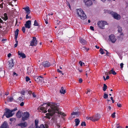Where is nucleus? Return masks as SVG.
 <instances>
[{
    "label": "nucleus",
    "mask_w": 128,
    "mask_h": 128,
    "mask_svg": "<svg viewBox=\"0 0 128 128\" xmlns=\"http://www.w3.org/2000/svg\"><path fill=\"white\" fill-rule=\"evenodd\" d=\"M45 21V23L46 24H48V20H45V19H44Z\"/></svg>",
    "instance_id": "nucleus-57"
},
{
    "label": "nucleus",
    "mask_w": 128,
    "mask_h": 128,
    "mask_svg": "<svg viewBox=\"0 0 128 128\" xmlns=\"http://www.w3.org/2000/svg\"><path fill=\"white\" fill-rule=\"evenodd\" d=\"M109 40L112 43H114L116 40V39L114 34H111L109 36Z\"/></svg>",
    "instance_id": "nucleus-9"
},
{
    "label": "nucleus",
    "mask_w": 128,
    "mask_h": 128,
    "mask_svg": "<svg viewBox=\"0 0 128 128\" xmlns=\"http://www.w3.org/2000/svg\"><path fill=\"white\" fill-rule=\"evenodd\" d=\"M40 128H45L43 124L40 125Z\"/></svg>",
    "instance_id": "nucleus-47"
},
{
    "label": "nucleus",
    "mask_w": 128,
    "mask_h": 128,
    "mask_svg": "<svg viewBox=\"0 0 128 128\" xmlns=\"http://www.w3.org/2000/svg\"><path fill=\"white\" fill-rule=\"evenodd\" d=\"M18 55L20 56L19 58L21 57L22 58H24L26 57V55L24 54L19 51H18Z\"/></svg>",
    "instance_id": "nucleus-16"
},
{
    "label": "nucleus",
    "mask_w": 128,
    "mask_h": 128,
    "mask_svg": "<svg viewBox=\"0 0 128 128\" xmlns=\"http://www.w3.org/2000/svg\"><path fill=\"white\" fill-rule=\"evenodd\" d=\"M42 64L45 67H48L50 66V64L47 61L43 62Z\"/></svg>",
    "instance_id": "nucleus-18"
},
{
    "label": "nucleus",
    "mask_w": 128,
    "mask_h": 128,
    "mask_svg": "<svg viewBox=\"0 0 128 128\" xmlns=\"http://www.w3.org/2000/svg\"><path fill=\"white\" fill-rule=\"evenodd\" d=\"M48 105L50 106L52 109V110L50 109L48 110V112L49 113H47L46 114L47 118L49 119L50 118V116H53L55 113H57L64 116H66V114L64 113L60 112L57 106L56 105L55 103L48 104Z\"/></svg>",
    "instance_id": "nucleus-1"
},
{
    "label": "nucleus",
    "mask_w": 128,
    "mask_h": 128,
    "mask_svg": "<svg viewBox=\"0 0 128 128\" xmlns=\"http://www.w3.org/2000/svg\"><path fill=\"white\" fill-rule=\"evenodd\" d=\"M14 114V113L12 112V111L11 110H10L8 109H6V112L5 114L6 118H10Z\"/></svg>",
    "instance_id": "nucleus-6"
},
{
    "label": "nucleus",
    "mask_w": 128,
    "mask_h": 128,
    "mask_svg": "<svg viewBox=\"0 0 128 128\" xmlns=\"http://www.w3.org/2000/svg\"><path fill=\"white\" fill-rule=\"evenodd\" d=\"M22 31L24 33L26 31V29L25 27L24 26H23V27H22Z\"/></svg>",
    "instance_id": "nucleus-40"
},
{
    "label": "nucleus",
    "mask_w": 128,
    "mask_h": 128,
    "mask_svg": "<svg viewBox=\"0 0 128 128\" xmlns=\"http://www.w3.org/2000/svg\"><path fill=\"white\" fill-rule=\"evenodd\" d=\"M76 12L77 14L81 19L84 20L86 18V15L82 9H77Z\"/></svg>",
    "instance_id": "nucleus-2"
},
{
    "label": "nucleus",
    "mask_w": 128,
    "mask_h": 128,
    "mask_svg": "<svg viewBox=\"0 0 128 128\" xmlns=\"http://www.w3.org/2000/svg\"><path fill=\"white\" fill-rule=\"evenodd\" d=\"M81 126H86V124L85 122H82L81 124Z\"/></svg>",
    "instance_id": "nucleus-39"
},
{
    "label": "nucleus",
    "mask_w": 128,
    "mask_h": 128,
    "mask_svg": "<svg viewBox=\"0 0 128 128\" xmlns=\"http://www.w3.org/2000/svg\"><path fill=\"white\" fill-rule=\"evenodd\" d=\"M60 92L61 94H64L66 92V90L64 89L63 87H62L60 90Z\"/></svg>",
    "instance_id": "nucleus-25"
},
{
    "label": "nucleus",
    "mask_w": 128,
    "mask_h": 128,
    "mask_svg": "<svg viewBox=\"0 0 128 128\" xmlns=\"http://www.w3.org/2000/svg\"><path fill=\"white\" fill-rule=\"evenodd\" d=\"M52 103H48L47 104H43L42 106H41L40 107V109L42 110H43L42 112L44 113H45L47 112V111L46 110H44L45 109L47 110V106H50V108L48 109V110L50 109L51 110H52V109L51 108V106H48V104H52Z\"/></svg>",
    "instance_id": "nucleus-5"
},
{
    "label": "nucleus",
    "mask_w": 128,
    "mask_h": 128,
    "mask_svg": "<svg viewBox=\"0 0 128 128\" xmlns=\"http://www.w3.org/2000/svg\"><path fill=\"white\" fill-rule=\"evenodd\" d=\"M57 71L58 72L61 73V74H62V75H64V74L62 72V71H61L60 70H59V69H57Z\"/></svg>",
    "instance_id": "nucleus-43"
},
{
    "label": "nucleus",
    "mask_w": 128,
    "mask_h": 128,
    "mask_svg": "<svg viewBox=\"0 0 128 128\" xmlns=\"http://www.w3.org/2000/svg\"><path fill=\"white\" fill-rule=\"evenodd\" d=\"M30 80V78L26 76V82H28Z\"/></svg>",
    "instance_id": "nucleus-45"
},
{
    "label": "nucleus",
    "mask_w": 128,
    "mask_h": 128,
    "mask_svg": "<svg viewBox=\"0 0 128 128\" xmlns=\"http://www.w3.org/2000/svg\"><path fill=\"white\" fill-rule=\"evenodd\" d=\"M12 54L10 53H9L8 54V58H10Z\"/></svg>",
    "instance_id": "nucleus-54"
},
{
    "label": "nucleus",
    "mask_w": 128,
    "mask_h": 128,
    "mask_svg": "<svg viewBox=\"0 0 128 128\" xmlns=\"http://www.w3.org/2000/svg\"><path fill=\"white\" fill-rule=\"evenodd\" d=\"M109 73L110 74H112L114 75H116V73L115 72V71H114L112 69L109 71Z\"/></svg>",
    "instance_id": "nucleus-27"
},
{
    "label": "nucleus",
    "mask_w": 128,
    "mask_h": 128,
    "mask_svg": "<svg viewBox=\"0 0 128 128\" xmlns=\"http://www.w3.org/2000/svg\"><path fill=\"white\" fill-rule=\"evenodd\" d=\"M13 75L14 76H17V74L15 72H13Z\"/></svg>",
    "instance_id": "nucleus-49"
},
{
    "label": "nucleus",
    "mask_w": 128,
    "mask_h": 128,
    "mask_svg": "<svg viewBox=\"0 0 128 128\" xmlns=\"http://www.w3.org/2000/svg\"><path fill=\"white\" fill-rule=\"evenodd\" d=\"M30 114L28 112H24L22 116V120L24 121L27 120L29 117Z\"/></svg>",
    "instance_id": "nucleus-8"
},
{
    "label": "nucleus",
    "mask_w": 128,
    "mask_h": 128,
    "mask_svg": "<svg viewBox=\"0 0 128 128\" xmlns=\"http://www.w3.org/2000/svg\"><path fill=\"white\" fill-rule=\"evenodd\" d=\"M16 116L18 118H20L21 117V114L20 111H18L17 112L16 114Z\"/></svg>",
    "instance_id": "nucleus-29"
},
{
    "label": "nucleus",
    "mask_w": 128,
    "mask_h": 128,
    "mask_svg": "<svg viewBox=\"0 0 128 128\" xmlns=\"http://www.w3.org/2000/svg\"><path fill=\"white\" fill-rule=\"evenodd\" d=\"M123 65H124V64L122 63H121V64H120V66L121 68H123Z\"/></svg>",
    "instance_id": "nucleus-50"
},
{
    "label": "nucleus",
    "mask_w": 128,
    "mask_h": 128,
    "mask_svg": "<svg viewBox=\"0 0 128 128\" xmlns=\"http://www.w3.org/2000/svg\"><path fill=\"white\" fill-rule=\"evenodd\" d=\"M71 115L73 118L75 117V116L77 117L79 115L78 112H73L71 113Z\"/></svg>",
    "instance_id": "nucleus-20"
},
{
    "label": "nucleus",
    "mask_w": 128,
    "mask_h": 128,
    "mask_svg": "<svg viewBox=\"0 0 128 128\" xmlns=\"http://www.w3.org/2000/svg\"><path fill=\"white\" fill-rule=\"evenodd\" d=\"M109 78H110V77H109V76H107L106 77V80H108V79H109Z\"/></svg>",
    "instance_id": "nucleus-64"
},
{
    "label": "nucleus",
    "mask_w": 128,
    "mask_h": 128,
    "mask_svg": "<svg viewBox=\"0 0 128 128\" xmlns=\"http://www.w3.org/2000/svg\"><path fill=\"white\" fill-rule=\"evenodd\" d=\"M79 81L80 83H81L82 82V78H80Z\"/></svg>",
    "instance_id": "nucleus-59"
},
{
    "label": "nucleus",
    "mask_w": 128,
    "mask_h": 128,
    "mask_svg": "<svg viewBox=\"0 0 128 128\" xmlns=\"http://www.w3.org/2000/svg\"><path fill=\"white\" fill-rule=\"evenodd\" d=\"M31 24V21L28 20L26 22V24H24V26L26 28H30V27Z\"/></svg>",
    "instance_id": "nucleus-14"
},
{
    "label": "nucleus",
    "mask_w": 128,
    "mask_h": 128,
    "mask_svg": "<svg viewBox=\"0 0 128 128\" xmlns=\"http://www.w3.org/2000/svg\"><path fill=\"white\" fill-rule=\"evenodd\" d=\"M98 26L100 28L104 29L105 25L108 24L107 22L105 21H99L97 23Z\"/></svg>",
    "instance_id": "nucleus-4"
},
{
    "label": "nucleus",
    "mask_w": 128,
    "mask_h": 128,
    "mask_svg": "<svg viewBox=\"0 0 128 128\" xmlns=\"http://www.w3.org/2000/svg\"><path fill=\"white\" fill-rule=\"evenodd\" d=\"M45 126L46 128H48V125L47 124H45Z\"/></svg>",
    "instance_id": "nucleus-63"
},
{
    "label": "nucleus",
    "mask_w": 128,
    "mask_h": 128,
    "mask_svg": "<svg viewBox=\"0 0 128 128\" xmlns=\"http://www.w3.org/2000/svg\"><path fill=\"white\" fill-rule=\"evenodd\" d=\"M111 109V107L110 106H108V110H110Z\"/></svg>",
    "instance_id": "nucleus-61"
},
{
    "label": "nucleus",
    "mask_w": 128,
    "mask_h": 128,
    "mask_svg": "<svg viewBox=\"0 0 128 128\" xmlns=\"http://www.w3.org/2000/svg\"><path fill=\"white\" fill-rule=\"evenodd\" d=\"M38 25V24L37 22V21L36 20H35L34 22V25L35 26H37Z\"/></svg>",
    "instance_id": "nucleus-37"
},
{
    "label": "nucleus",
    "mask_w": 128,
    "mask_h": 128,
    "mask_svg": "<svg viewBox=\"0 0 128 128\" xmlns=\"http://www.w3.org/2000/svg\"><path fill=\"white\" fill-rule=\"evenodd\" d=\"M107 86L105 84H104V86L102 87V89L103 91H105L107 89Z\"/></svg>",
    "instance_id": "nucleus-28"
},
{
    "label": "nucleus",
    "mask_w": 128,
    "mask_h": 128,
    "mask_svg": "<svg viewBox=\"0 0 128 128\" xmlns=\"http://www.w3.org/2000/svg\"><path fill=\"white\" fill-rule=\"evenodd\" d=\"M17 110V108H14V109L13 110H11V111H12V112H13L14 111H15L16 110Z\"/></svg>",
    "instance_id": "nucleus-51"
},
{
    "label": "nucleus",
    "mask_w": 128,
    "mask_h": 128,
    "mask_svg": "<svg viewBox=\"0 0 128 128\" xmlns=\"http://www.w3.org/2000/svg\"><path fill=\"white\" fill-rule=\"evenodd\" d=\"M0 128H9V127L7 122H4Z\"/></svg>",
    "instance_id": "nucleus-19"
},
{
    "label": "nucleus",
    "mask_w": 128,
    "mask_h": 128,
    "mask_svg": "<svg viewBox=\"0 0 128 128\" xmlns=\"http://www.w3.org/2000/svg\"><path fill=\"white\" fill-rule=\"evenodd\" d=\"M101 118L100 115L97 114L92 116V121L93 122H96L98 121Z\"/></svg>",
    "instance_id": "nucleus-7"
},
{
    "label": "nucleus",
    "mask_w": 128,
    "mask_h": 128,
    "mask_svg": "<svg viewBox=\"0 0 128 128\" xmlns=\"http://www.w3.org/2000/svg\"><path fill=\"white\" fill-rule=\"evenodd\" d=\"M74 121L75 122L76 126H78L80 122L79 119L76 118L75 120Z\"/></svg>",
    "instance_id": "nucleus-26"
},
{
    "label": "nucleus",
    "mask_w": 128,
    "mask_h": 128,
    "mask_svg": "<svg viewBox=\"0 0 128 128\" xmlns=\"http://www.w3.org/2000/svg\"><path fill=\"white\" fill-rule=\"evenodd\" d=\"M104 12L105 13H108L111 14L114 18L117 20H119L121 18V16L120 15L117 13L114 12L112 11L108 10H104Z\"/></svg>",
    "instance_id": "nucleus-3"
},
{
    "label": "nucleus",
    "mask_w": 128,
    "mask_h": 128,
    "mask_svg": "<svg viewBox=\"0 0 128 128\" xmlns=\"http://www.w3.org/2000/svg\"><path fill=\"white\" fill-rule=\"evenodd\" d=\"M33 70L32 68H28L27 73L28 74L31 75L33 72Z\"/></svg>",
    "instance_id": "nucleus-15"
},
{
    "label": "nucleus",
    "mask_w": 128,
    "mask_h": 128,
    "mask_svg": "<svg viewBox=\"0 0 128 128\" xmlns=\"http://www.w3.org/2000/svg\"><path fill=\"white\" fill-rule=\"evenodd\" d=\"M28 93L30 95H31V94H32L33 93L32 92L30 91H30H29L28 92Z\"/></svg>",
    "instance_id": "nucleus-46"
},
{
    "label": "nucleus",
    "mask_w": 128,
    "mask_h": 128,
    "mask_svg": "<svg viewBox=\"0 0 128 128\" xmlns=\"http://www.w3.org/2000/svg\"><path fill=\"white\" fill-rule=\"evenodd\" d=\"M117 28H118V32L120 33L121 32L122 30V28L120 26H118Z\"/></svg>",
    "instance_id": "nucleus-30"
},
{
    "label": "nucleus",
    "mask_w": 128,
    "mask_h": 128,
    "mask_svg": "<svg viewBox=\"0 0 128 128\" xmlns=\"http://www.w3.org/2000/svg\"><path fill=\"white\" fill-rule=\"evenodd\" d=\"M18 125L19 126H20L21 128H23L27 126V123L26 122H25L24 123L19 124Z\"/></svg>",
    "instance_id": "nucleus-17"
},
{
    "label": "nucleus",
    "mask_w": 128,
    "mask_h": 128,
    "mask_svg": "<svg viewBox=\"0 0 128 128\" xmlns=\"http://www.w3.org/2000/svg\"><path fill=\"white\" fill-rule=\"evenodd\" d=\"M117 125V124H116V126H117V128H122L121 126H118V124L117 125V126H116Z\"/></svg>",
    "instance_id": "nucleus-62"
},
{
    "label": "nucleus",
    "mask_w": 128,
    "mask_h": 128,
    "mask_svg": "<svg viewBox=\"0 0 128 128\" xmlns=\"http://www.w3.org/2000/svg\"><path fill=\"white\" fill-rule=\"evenodd\" d=\"M79 64H80L81 66H82V65H84V66L85 65L84 63L81 61H80L79 62Z\"/></svg>",
    "instance_id": "nucleus-35"
},
{
    "label": "nucleus",
    "mask_w": 128,
    "mask_h": 128,
    "mask_svg": "<svg viewBox=\"0 0 128 128\" xmlns=\"http://www.w3.org/2000/svg\"><path fill=\"white\" fill-rule=\"evenodd\" d=\"M80 42L83 44H86V42L84 39L81 38L80 39Z\"/></svg>",
    "instance_id": "nucleus-22"
},
{
    "label": "nucleus",
    "mask_w": 128,
    "mask_h": 128,
    "mask_svg": "<svg viewBox=\"0 0 128 128\" xmlns=\"http://www.w3.org/2000/svg\"><path fill=\"white\" fill-rule=\"evenodd\" d=\"M2 18L5 21H6L8 19V17L6 14L5 13L4 14V16L2 17Z\"/></svg>",
    "instance_id": "nucleus-21"
},
{
    "label": "nucleus",
    "mask_w": 128,
    "mask_h": 128,
    "mask_svg": "<svg viewBox=\"0 0 128 128\" xmlns=\"http://www.w3.org/2000/svg\"><path fill=\"white\" fill-rule=\"evenodd\" d=\"M16 41V43L15 44L14 46L15 48L18 45V41L17 40H15Z\"/></svg>",
    "instance_id": "nucleus-36"
},
{
    "label": "nucleus",
    "mask_w": 128,
    "mask_h": 128,
    "mask_svg": "<svg viewBox=\"0 0 128 128\" xmlns=\"http://www.w3.org/2000/svg\"><path fill=\"white\" fill-rule=\"evenodd\" d=\"M0 7L1 8H2L3 7V4L2 3V4H0Z\"/></svg>",
    "instance_id": "nucleus-60"
},
{
    "label": "nucleus",
    "mask_w": 128,
    "mask_h": 128,
    "mask_svg": "<svg viewBox=\"0 0 128 128\" xmlns=\"http://www.w3.org/2000/svg\"><path fill=\"white\" fill-rule=\"evenodd\" d=\"M23 9L25 10L26 13L27 14H29L30 13V10H29V8L28 7L24 8Z\"/></svg>",
    "instance_id": "nucleus-23"
},
{
    "label": "nucleus",
    "mask_w": 128,
    "mask_h": 128,
    "mask_svg": "<svg viewBox=\"0 0 128 128\" xmlns=\"http://www.w3.org/2000/svg\"><path fill=\"white\" fill-rule=\"evenodd\" d=\"M90 28L91 30H94V27L93 26H91L90 27Z\"/></svg>",
    "instance_id": "nucleus-58"
},
{
    "label": "nucleus",
    "mask_w": 128,
    "mask_h": 128,
    "mask_svg": "<svg viewBox=\"0 0 128 128\" xmlns=\"http://www.w3.org/2000/svg\"><path fill=\"white\" fill-rule=\"evenodd\" d=\"M36 82H41L43 80V78L41 76H36L34 78Z\"/></svg>",
    "instance_id": "nucleus-11"
},
{
    "label": "nucleus",
    "mask_w": 128,
    "mask_h": 128,
    "mask_svg": "<svg viewBox=\"0 0 128 128\" xmlns=\"http://www.w3.org/2000/svg\"><path fill=\"white\" fill-rule=\"evenodd\" d=\"M28 14H27L26 15V19H28V18H31L30 17V16H28Z\"/></svg>",
    "instance_id": "nucleus-42"
},
{
    "label": "nucleus",
    "mask_w": 128,
    "mask_h": 128,
    "mask_svg": "<svg viewBox=\"0 0 128 128\" xmlns=\"http://www.w3.org/2000/svg\"><path fill=\"white\" fill-rule=\"evenodd\" d=\"M100 53L102 54H105V53L104 51V50L101 48H100Z\"/></svg>",
    "instance_id": "nucleus-33"
},
{
    "label": "nucleus",
    "mask_w": 128,
    "mask_h": 128,
    "mask_svg": "<svg viewBox=\"0 0 128 128\" xmlns=\"http://www.w3.org/2000/svg\"><path fill=\"white\" fill-rule=\"evenodd\" d=\"M32 94V96L34 97V98H35L36 97V95L34 94V92Z\"/></svg>",
    "instance_id": "nucleus-55"
},
{
    "label": "nucleus",
    "mask_w": 128,
    "mask_h": 128,
    "mask_svg": "<svg viewBox=\"0 0 128 128\" xmlns=\"http://www.w3.org/2000/svg\"><path fill=\"white\" fill-rule=\"evenodd\" d=\"M9 64H8V68L9 69H11L14 66V64L13 63V60L11 59V60L9 61Z\"/></svg>",
    "instance_id": "nucleus-13"
},
{
    "label": "nucleus",
    "mask_w": 128,
    "mask_h": 128,
    "mask_svg": "<svg viewBox=\"0 0 128 128\" xmlns=\"http://www.w3.org/2000/svg\"><path fill=\"white\" fill-rule=\"evenodd\" d=\"M86 119H87V120H92V116L90 117H89L88 116V117H86Z\"/></svg>",
    "instance_id": "nucleus-44"
},
{
    "label": "nucleus",
    "mask_w": 128,
    "mask_h": 128,
    "mask_svg": "<svg viewBox=\"0 0 128 128\" xmlns=\"http://www.w3.org/2000/svg\"><path fill=\"white\" fill-rule=\"evenodd\" d=\"M106 52V54L107 56L109 55V53L106 50H104Z\"/></svg>",
    "instance_id": "nucleus-52"
},
{
    "label": "nucleus",
    "mask_w": 128,
    "mask_h": 128,
    "mask_svg": "<svg viewBox=\"0 0 128 128\" xmlns=\"http://www.w3.org/2000/svg\"><path fill=\"white\" fill-rule=\"evenodd\" d=\"M116 114V113L114 112L113 113V114H112V115H111V116H112L113 118H114L115 117V114Z\"/></svg>",
    "instance_id": "nucleus-41"
},
{
    "label": "nucleus",
    "mask_w": 128,
    "mask_h": 128,
    "mask_svg": "<svg viewBox=\"0 0 128 128\" xmlns=\"http://www.w3.org/2000/svg\"><path fill=\"white\" fill-rule=\"evenodd\" d=\"M38 120H35V126H36V125H37L38 124Z\"/></svg>",
    "instance_id": "nucleus-38"
},
{
    "label": "nucleus",
    "mask_w": 128,
    "mask_h": 128,
    "mask_svg": "<svg viewBox=\"0 0 128 128\" xmlns=\"http://www.w3.org/2000/svg\"><path fill=\"white\" fill-rule=\"evenodd\" d=\"M108 96L107 94H106V93H104V95L103 96V97L104 98L106 99L108 97Z\"/></svg>",
    "instance_id": "nucleus-34"
},
{
    "label": "nucleus",
    "mask_w": 128,
    "mask_h": 128,
    "mask_svg": "<svg viewBox=\"0 0 128 128\" xmlns=\"http://www.w3.org/2000/svg\"><path fill=\"white\" fill-rule=\"evenodd\" d=\"M33 39L31 42L30 45L32 46H36L37 43V42L36 38L33 37Z\"/></svg>",
    "instance_id": "nucleus-10"
},
{
    "label": "nucleus",
    "mask_w": 128,
    "mask_h": 128,
    "mask_svg": "<svg viewBox=\"0 0 128 128\" xmlns=\"http://www.w3.org/2000/svg\"><path fill=\"white\" fill-rule=\"evenodd\" d=\"M84 2L85 5L88 6H90L92 4L91 0H84Z\"/></svg>",
    "instance_id": "nucleus-12"
},
{
    "label": "nucleus",
    "mask_w": 128,
    "mask_h": 128,
    "mask_svg": "<svg viewBox=\"0 0 128 128\" xmlns=\"http://www.w3.org/2000/svg\"><path fill=\"white\" fill-rule=\"evenodd\" d=\"M13 100V98L12 97H10L8 99V101L10 102H12V101Z\"/></svg>",
    "instance_id": "nucleus-32"
},
{
    "label": "nucleus",
    "mask_w": 128,
    "mask_h": 128,
    "mask_svg": "<svg viewBox=\"0 0 128 128\" xmlns=\"http://www.w3.org/2000/svg\"><path fill=\"white\" fill-rule=\"evenodd\" d=\"M36 128H40V125L39 126L38 125H36L35 126Z\"/></svg>",
    "instance_id": "nucleus-56"
},
{
    "label": "nucleus",
    "mask_w": 128,
    "mask_h": 128,
    "mask_svg": "<svg viewBox=\"0 0 128 128\" xmlns=\"http://www.w3.org/2000/svg\"><path fill=\"white\" fill-rule=\"evenodd\" d=\"M91 90L90 89H88L86 94L88 96H90L91 94Z\"/></svg>",
    "instance_id": "nucleus-31"
},
{
    "label": "nucleus",
    "mask_w": 128,
    "mask_h": 128,
    "mask_svg": "<svg viewBox=\"0 0 128 128\" xmlns=\"http://www.w3.org/2000/svg\"><path fill=\"white\" fill-rule=\"evenodd\" d=\"M117 106L119 107H120L121 106V105L120 104L118 103H117Z\"/></svg>",
    "instance_id": "nucleus-48"
},
{
    "label": "nucleus",
    "mask_w": 128,
    "mask_h": 128,
    "mask_svg": "<svg viewBox=\"0 0 128 128\" xmlns=\"http://www.w3.org/2000/svg\"><path fill=\"white\" fill-rule=\"evenodd\" d=\"M19 30L18 29H16L15 32V40H17L18 34Z\"/></svg>",
    "instance_id": "nucleus-24"
},
{
    "label": "nucleus",
    "mask_w": 128,
    "mask_h": 128,
    "mask_svg": "<svg viewBox=\"0 0 128 128\" xmlns=\"http://www.w3.org/2000/svg\"><path fill=\"white\" fill-rule=\"evenodd\" d=\"M24 105V102H22L20 104V105L21 106H22Z\"/></svg>",
    "instance_id": "nucleus-53"
}]
</instances>
